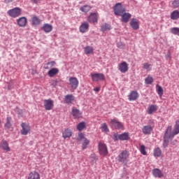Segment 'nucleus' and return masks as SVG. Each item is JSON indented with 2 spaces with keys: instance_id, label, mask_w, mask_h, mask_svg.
<instances>
[{
  "instance_id": "obj_5",
  "label": "nucleus",
  "mask_w": 179,
  "mask_h": 179,
  "mask_svg": "<svg viewBox=\"0 0 179 179\" xmlns=\"http://www.w3.org/2000/svg\"><path fill=\"white\" fill-rule=\"evenodd\" d=\"M21 13H22V9L17 7L13 8L11 10H9L8 11V14L11 17H18V16H20Z\"/></svg>"
},
{
  "instance_id": "obj_37",
  "label": "nucleus",
  "mask_w": 179,
  "mask_h": 179,
  "mask_svg": "<svg viewBox=\"0 0 179 179\" xmlns=\"http://www.w3.org/2000/svg\"><path fill=\"white\" fill-rule=\"evenodd\" d=\"M85 127H86V124H85V122H80L78 124L77 129L78 131H83V129H85Z\"/></svg>"
},
{
  "instance_id": "obj_43",
  "label": "nucleus",
  "mask_w": 179,
  "mask_h": 179,
  "mask_svg": "<svg viewBox=\"0 0 179 179\" xmlns=\"http://www.w3.org/2000/svg\"><path fill=\"white\" fill-rule=\"evenodd\" d=\"M151 68H152V64L149 63L143 64V69H149V71H150V69H152Z\"/></svg>"
},
{
  "instance_id": "obj_10",
  "label": "nucleus",
  "mask_w": 179,
  "mask_h": 179,
  "mask_svg": "<svg viewBox=\"0 0 179 179\" xmlns=\"http://www.w3.org/2000/svg\"><path fill=\"white\" fill-rule=\"evenodd\" d=\"M128 69L129 68L128 67V63L126 62H122L119 64V71L122 72V73H125V72H128Z\"/></svg>"
},
{
  "instance_id": "obj_11",
  "label": "nucleus",
  "mask_w": 179,
  "mask_h": 179,
  "mask_svg": "<svg viewBox=\"0 0 179 179\" xmlns=\"http://www.w3.org/2000/svg\"><path fill=\"white\" fill-rule=\"evenodd\" d=\"M152 173L153 177H155V178H162V177L164 176V174H163V172L159 169H154L152 171Z\"/></svg>"
},
{
  "instance_id": "obj_44",
  "label": "nucleus",
  "mask_w": 179,
  "mask_h": 179,
  "mask_svg": "<svg viewBox=\"0 0 179 179\" xmlns=\"http://www.w3.org/2000/svg\"><path fill=\"white\" fill-rule=\"evenodd\" d=\"M173 8H179V0H174L172 3Z\"/></svg>"
},
{
  "instance_id": "obj_17",
  "label": "nucleus",
  "mask_w": 179,
  "mask_h": 179,
  "mask_svg": "<svg viewBox=\"0 0 179 179\" xmlns=\"http://www.w3.org/2000/svg\"><path fill=\"white\" fill-rule=\"evenodd\" d=\"M153 131V127L150 125H145L142 129V132L144 135H150Z\"/></svg>"
},
{
  "instance_id": "obj_24",
  "label": "nucleus",
  "mask_w": 179,
  "mask_h": 179,
  "mask_svg": "<svg viewBox=\"0 0 179 179\" xmlns=\"http://www.w3.org/2000/svg\"><path fill=\"white\" fill-rule=\"evenodd\" d=\"M28 179H40V173L35 171L30 172L28 176Z\"/></svg>"
},
{
  "instance_id": "obj_2",
  "label": "nucleus",
  "mask_w": 179,
  "mask_h": 179,
  "mask_svg": "<svg viewBox=\"0 0 179 179\" xmlns=\"http://www.w3.org/2000/svg\"><path fill=\"white\" fill-rule=\"evenodd\" d=\"M118 162L122 163L123 166L128 164V159H129V152L128 150H123L117 156Z\"/></svg>"
},
{
  "instance_id": "obj_6",
  "label": "nucleus",
  "mask_w": 179,
  "mask_h": 179,
  "mask_svg": "<svg viewBox=\"0 0 179 179\" xmlns=\"http://www.w3.org/2000/svg\"><path fill=\"white\" fill-rule=\"evenodd\" d=\"M92 82H99V80H105L106 76L103 73H91Z\"/></svg>"
},
{
  "instance_id": "obj_41",
  "label": "nucleus",
  "mask_w": 179,
  "mask_h": 179,
  "mask_svg": "<svg viewBox=\"0 0 179 179\" xmlns=\"http://www.w3.org/2000/svg\"><path fill=\"white\" fill-rule=\"evenodd\" d=\"M55 62L52 61L50 62H48L47 64L44 66L45 69H50V68H52L53 66H55ZM48 65H50V67H48Z\"/></svg>"
},
{
  "instance_id": "obj_3",
  "label": "nucleus",
  "mask_w": 179,
  "mask_h": 179,
  "mask_svg": "<svg viewBox=\"0 0 179 179\" xmlns=\"http://www.w3.org/2000/svg\"><path fill=\"white\" fill-rule=\"evenodd\" d=\"M99 153L101 156H107L108 155V148L103 142H99L98 145Z\"/></svg>"
},
{
  "instance_id": "obj_21",
  "label": "nucleus",
  "mask_w": 179,
  "mask_h": 179,
  "mask_svg": "<svg viewBox=\"0 0 179 179\" xmlns=\"http://www.w3.org/2000/svg\"><path fill=\"white\" fill-rule=\"evenodd\" d=\"M131 15L129 13H123L122 14V22H123V23H128V22H129V18L131 17Z\"/></svg>"
},
{
  "instance_id": "obj_19",
  "label": "nucleus",
  "mask_w": 179,
  "mask_h": 179,
  "mask_svg": "<svg viewBox=\"0 0 179 179\" xmlns=\"http://www.w3.org/2000/svg\"><path fill=\"white\" fill-rule=\"evenodd\" d=\"M17 23L20 27H25L26 24H27V18L22 17L17 20Z\"/></svg>"
},
{
  "instance_id": "obj_7",
  "label": "nucleus",
  "mask_w": 179,
  "mask_h": 179,
  "mask_svg": "<svg viewBox=\"0 0 179 179\" xmlns=\"http://www.w3.org/2000/svg\"><path fill=\"white\" fill-rule=\"evenodd\" d=\"M69 85L73 90H76L78 86H79V80L75 77H71L69 78Z\"/></svg>"
},
{
  "instance_id": "obj_13",
  "label": "nucleus",
  "mask_w": 179,
  "mask_h": 179,
  "mask_svg": "<svg viewBox=\"0 0 179 179\" xmlns=\"http://www.w3.org/2000/svg\"><path fill=\"white\" fill-rule=\"evenodd\" d=\"M129 24L133 30H138L139 29V22L136 18L131 19Z\"/></svg>"
},
{
  "instance_id": "obj_1",
  "label": "nucleus",
  "mask_w": 179,
  "mask_h": 179,
  "mask_svg": "<svg viewBox=\"0 0 179 179\" xmlns=\"http://www.w3.org/2000/svg\"><path fill=\"white\" fill-rule=\"evenodd\" d=\"M173 127L171 126H169L165 131L164 136V144L163 146L166 149L167 146H169V143L170 142V139H173L176 135H178L179 134V120H176V124L174 125V129L173 132H171Z\"/></svg>"
},
{
  "instance_id": "obj_29",
  "label": "nucleus",
  "mask_w": 179,
  "mask_h": 179,
  "mask_svg": "<svg viewBox=\"0 0 179 179\" xmlns=\"http://www.w3.org/2000/svg\"><path fill=\"white\" fill-rule=\"evenodd\" d=\"M71 114L74 118H80L81 115L80 111L76 108H72Z\"/></svg>"
},
{
  "instance_id": "obj_38",
  "label": "nucleus",
  "mask_w": 179,
  "mask_h": 179,
  "mask_svg": "<svg viewBox=\"0 0 179 179\" xmlns=\"http://www.w3.org/2000/svg\"><path fill=\"white\" fill-rule=\"evenodd\" d=\"M145 85H152V83H153V77L148 76L145 78Z\"/></svg>"
},
{
  "instance_id": "obj_22",
  "label": "nucleus",
  "mask_w": 179,
  "mask_h": 179,
  "mask_svg": "<svg viewBox=\"0 0 179 179\" xmlns=\"http://www.w3.org/2000/svg\"><path fill=\"white\" fill-rule=\"evenodd\" d=\"M59 73V70L57 68H52L48 71V75L50 78H54V76H55V75H58Z\"/></svg>"
},
{
  "instance_id": "obj_36",
  "label": "nucleus",
  "mask_w": 179,
  "mask_h": 179,
  "mask_svg": "<svg viewBox=\"0 0 179 179\" xmlns=\"http://www.w3.org/2000/svg\"><path fill=\"white\" fill-rule=\"evenodd\" d=\"M83 141V149L85 150L86 148H87V145L90 143V141L87 138H84Z\"/></svg>"
},
{
  "instance_id": "obj_30",
  "label": "nucleus",
  "mask_w": 179,
  "mask_h": 179,
  "mask_svg": "<svg viewBox=\"0 0 179 179\" xmlns=\"http://www.w3.org/2000/svg\"><path fill=\"white\" fill-rule=\"evenodd\" d=\"M171 19L172 20H177L178 19H179V11L178 10H173L171 13Z\"/></svg>"
},
{
  "instance_id": "obj_20",
  "label": "nucleus",
  "mask_w": 179,
  "mask_h": 179,
  "mask_svg": "<svg viewBox=\"0 0 179 179\" xmlns=\"http://www.w3.org/2000/svg\"><path fill=\"white\" fill-rule=\"evenodd\" d=\"M75 101V96L72 94H67L64 97L66 104H72Z\"/></svg>"
},
{
  "instance_id": "obj_27",
  "label": "nucleus",
  "mask_w": 179,
  "mask_h": 179,
  "mask_svg": "<svg viewBox=\"0 0 179 179\" xmlns=\"http://www.w3.org/2000/svg\"><path fill=\"white\" fill-rule=\"evenodd\" d=\"M43 30L45 33H50L52 31V25L50 24H44L43 26Z\"/></svg>"
},
{
  "instance_id": "obj_4",
  "label": "nucleus",
  "mask_w": 179,
  "mask_h": 179,
  "mask_svg": "<svg viewBox=\"0 0 179 179\" xmlns=\"http://www.w3.org/2000/svg\"><path fill=\"white\" fill-rule=\"evenodd\" d=\"M113 10L115 15L117 16H121V15H122V13L125 12V8L124 6H122V4L121 3H117L115 5Z\"/></svg>"
},
{
  "instance_id": "obj_51",
  "label": "nucleus",
  "mask_w": 179,
  "mask_h": 179,
  "mask_svg": "<svg viewBox=\"0 0 179 179\" xmlns=\"http://www.w3.org/2000/svg\"><path fill=\"white\" fill-rule=\"evenodd\" d=\"M12 1H13V0H5V3H10V2H12Z\"/></svg>"
},
{
  "instance_id": "obj_45",
  "label": "nucleus",
  "mask_w": 179,
  "mask_h": 179,
  "mask_svg": "<svg viewBox=\"0 0 179 179\" xmlns=\"http://www.w3.org/2000/svg\"><path fill=\"white\" fill-rule=\"evenodd\" d=\"M57 85H58L57 80H52L51 82V86H52V87H56Z\"/></svg>"
},
{
  "instance_id": "obj_46",
  "label": "nucleus",
  "mask_w": 179,
  "mask_h": 179,
  "mask_svg": "<svg viewBox=\"0 0 179 179\" xmlns=\"http://www.w3.org/2000/svg\"><path fill=\"white\" fill-rule=\"evenodd\" d=\"M78 138H79L80 141H85V139H86V138L85 137V134L83 133L79 134Z\"/></svg>"
},
{
  "instance_id": "obj_47",
  "label": "nucleus",
  "mask_w": 179,
  "mask_h": 179,
  "mask_svg": "<svg viewBox=\"0 0 179 179\" xmlns=\"http://www.w3.org/2000/svg\"><path fill=\"white\" fill-rule=\"evenodd\" d=\"M118 136H120V134H115L113 139L115 141H118V139H120V137H118Z\"/></svg>"
},
{
  "instance_id": "obj_31",
  "label": "nucleus",
  "mask_w": 179,
  "mask_h": 179,
  "mask_svg": "<svg viewBox=\"0 0 179 179\" xmlns=\"http://www.w3.org/2000/svg\"><path fill=\"white\" fill-rule=\"evenodd\" d=\"M12 120V118L10 117H7L6 118V123L4 125L5 129H10L12 128V124L10 123V121Z\"/></svg>"
},
{
  "instance_id": "obj_15",
  "label": "nucleus",
  "mask_w": 179,
  "mask_h": 179,
  "mask_svg": "<svg viewBox=\"0 0 179 179\" xmlns=\"http://www.w3.org/2000/svg\"><path fill=\"white\" fill-rule=\"evenodd\" d=\"M110 124L115 127L116 129H122L124 128V126L120 122H118L117 120L113 119L110 120Z\"/></svg>"
},
{
  "instance_id": "obj_14",
  "label": "nucleus",
  "mask_w": 179,
  "mask_h": 179,
  "mask_svg": "<svg viewBox=\"0 0 179 179\" xmlns=\"http://www.w3.org/2000/svg\"><path fill=\"white\" fill-rule=\"evenodd\" d=\"M128 97L129 101H135L139 97V94L136 91H131Z\"/></svg>"
},
{
  "instance_id": "obj_49",
  "label": "nucleus",
  "mask_w": 179,
  "mask_h": 179,
  "mask_svg": "<svg viewBox=\"0 0 179 179\" xmlns=\"http://www.w3.org/2000/svg\"><path fill=\"white\" fill-rule=\"evenodd\" d=\"M94 92H100V87H96L94 89Z\"/></svg>"
},
{
  "instance_id": "obj_26",
  "label": "nucleus",
  "mask_w": 179,
  "mask_h": 179,
  "mask_svg": "<svg viewBox=\"0 0 179 179\" xmlns=\"http://www.w3.org/2000/svg\"><path fill=\"white\" fill-rule=\"evenodd\" d=\"M118 138L120 141H129V133L125 132L122 134H119Z\"/></svg>"
},
{
  "instance_id": "obj_39",
  "label": "nucleus",
  "mask_w": 179,
  "mask_h": 179,
  "mask_svg": "<svg viewBox=\"0 0 179 179\" xmlns=\"http://www.w3.org/2000/svg\"><path fill=\"white\" fill-rule=\"evenodd\" d=\"M157 92L159 97H162V96H163V93H164L163 88H162V87L158 85H157Z\"/></svg>"
},
{
  "instance_id": "obj_8",
  "label": "nucleus",
  "mask_w": 179,
  "mask_h": 179,
  "mask_svg": "<svg viewBox=\"0 0 179 179\" xmlns=\"http://www.w3.org/2000/svg\"><path fill=\"white\" fill-rule=\"evenodd\" d=\"M43 106L45 110L50 111L54 108V101L52 99H45L43 101Z\"/></svg>"
},
{
  "instance_id": "obj_40",
  "label": "nucleus",
  "mask_w": 179,
  "mask_h": 179,
  "mask_svg": "<svg viewBox=\"0 0 179 179\" xmlns=\"http://www.w3.org/2000/svg\"><path fill=\"white\" fill-rule=\"evenodd\" d=\"M101 129L102 132H108V127L107 126V124L103 123L101 126Z\"/></svg>"
},
{
  "instance_id": "obj_23",
  "label": "nucleus",
  "mask_w": 179,
  "mask_h": 179,
  "mask_svg": "<svg viewBox=\"0 0 179 179\" xmlns=\"http://www.w3.org/2000/svg\"><path fill=\"white\" fill-rule=\"evenodd\" d=\"M89 23L88 22H84L83 24H81V25L80 26V33H86V31H87L89 30Z\"/></svg>"
},
{
  "instance_id": "obj_32",
  "label": "nucleus",
  "mask_w": 179,
  "mask_h": 179,
  "mask_svg": "<svg viewBox=\"0 0 179 179\" xmlns=\"http://www.w3.org/2000/svg\"><path fill=\"white\" fill-rule=\"evenodd\" d=\"M84 51L86 55H89V54H93V51H94V49L93 47L91 46H86L84 48Z\"/></svg>"
},
{
  "instance_id": "obj_9",
  "label": "nucleus",
  "mask_w": 179,
  "mask_h": 179,
  "mask_svg": "<svg viewBox=\"0 0 179 179\" xmlns=\"http://www.w3.org/2000/svg\"><path fill=\"white\" fill-rule=\"evenodd\" d=\"M21 134L24 136L27 135L31 129L30 125L26 122H23L21 124Z\"/></svg>"
},
{
  "instance_id": "obj_28",
  "label": "nucleus",
  "mask_w": 179,
  "mask_h": 179,
  "mask_svg": "<svg viewBox=\"0 0 179 179\" xmlns=\"http://www.w3.org/2000/svg\"><path fill=\"white\" fill-rule=\"evenodd\" d=\"M62 136L64 139H66V138H71V136H72V131L69 129H65L62 133Z\"/></svg>"
},
{
  "instance_id": "obj_52",
  "label": "nucleus",
  "mask_w": 179,
  "mask_h": 179,
  "mask_svg": "<svg viewBox=\"0 0 179 179\" xmlns=\"http://www.w3.org/2000/svg\"><path fill=\"white\" fill-rule=\"evenodd\" d=\"M176 143H177V141L171 142V145H173V146L174 145H176Z\"/></svg>"
},
{
  "instance_id": "obj_42",
  "label": "nucleus",
  "mask_w": 179,
  "mask_h": 179,
  "mask_svg": "<svg viewBox=\"0 0 179 179\" xmlns=\"http://www.w3.org/2000/svg\"><path fill=\"white\" fill-rule=\"evenodd\" d=\"M140 152L144 156H146L148 155V152H146V147L145 145H141Z\"/></svg>"
},
{
  "instance_id": "obj_25",
  "label": "nucleus",
  "mask_w": 179,
  "mask_h": 179,
  "mask_svg": "<svg viewBox=\"0 0 179 179\" xmlns=\"http://www.w3.org/2000/svg\"><path fill=\"white\" fill-rule=\"evenodd\" d=\"M157 105H150L147 110L148 114H153V113L156 112L157 110H158Z\"/></svg>"
},
{
  "instance_id": "obj_33",
  "label": "nucleus",
  "mask_w": 179,
  "mask_h": 179,
  "mask_svg": "<svg viewBox=\"0 0 179 179\" xmlns=\"http://www.w3.org/2000/svg\"><path fill=\"white\" fill-rule=\"evenodd\" d=\"M153 155L155 157H160L162 156V150L160 148H156L154 149Z\"/></svg>"
},
{
  "instance_id": "obj_50",
  "label": "nucleus",
  "mask_w": 179,
  "mask_h": 179,
  "mask_svg": "<svg viewBox=\"0 0 179 179\" xmlns=\"http://www.w3.org/2000/svg\"><path fill=\"white\" fill-rule=\"evenodd\" d=\"M117 47L119 48H124V45H120V43H117Z\"/></svg>"
},
{
  "instance_id": "obj_16",
  "label": "nucleus",
  "mask_w": 179,
  "mask_h": 179,
  "mask_svg": "<svg viewBox=\"0 0 179 179\" xmlns=\"http://www.w3.org/2000/svg\"><path fill=\"white\" fill-rule=\"evenodd\" d=\"M97 20H98V17H97V13H91L87 18V21L90 23H97Z\"/></svg>"
},
{
  "instance_id": "obj_12",
  "label": "nucleus",
  "mask_w": 179,
  "mask_h": 179,
  "mask_svg": "<svg viewBox=\"0 0 179 179\" xmlns=\"http://www.w3.org/2000/svg\"><path fill=\"white\" fill-rule=\"evenodd\" d=\"M0 148L6 152H10V148H9V143L5 139H3L0 143Z\"/></svg>"
},
{
  "instance_id": "obj_53",
  "label": "nucleus",
  "mask_w": 179,
  "mask_h": 179,
  "mask_svg": "<svg viewBox=\"0 0 179 179\" xmlns=\"http://www.w3.org/2000/svg\"><path fill=\"white\" fill-rule=\"evenodd\" d=\"M10 89H12V85L8 86V90H10Z\"/></svg>"
},
{
  "instance_id": "obj_35",
  "label": "nucleus",
  "mask_w": 179,
  "mask_h": 179,
  "mask_svg": "<svg viewBox=\"0 0 179 179\" xmlns=\"http://www.w3.org/2000/svg\"><path fill=\"white\" fill-rule=\"evenodd\" d=\"M108 30H111V25L108 24H103L101 26V31H108Z\"/></svg>"
},
{
  "instance_id": "obj_18",
  "label": "nucleus",
  "mask_w": 179,
  "mask_h": 179,
  "mask_svg": "<svg viewBox=\"0 0 179 179\" xmlns=\"http://www.w3.org/2000/svg\"><path fill=\"white\" fill-rule=\"evenodd\" d=\"M31 23L32 26H38L41 24V20L38 17L33 15L31 18Z\"/></svg>"
},
{
  "instance_id": "obj_34",
  "label": "nucleus",
  "mask_w": 179,
  "mask_h": 179,
  "mask_svg": "<svg viewBox=\"0 0 179 179\" xmlns=\"http://www.w3.org/2000/svg\"><path fill=\"white\" fill-rule=\"evenodd\" d=\"M90 9H92V7H90L89 5H85L80 8V10H81V12H84L85 13H87Z\"/></svg>"
},
{
  "instance_id": "obj_48",
  "label": "nucleus",
  "mask_w": 179,
  "mask_h": 179,
  "mask_svg": "<svg viewBox=\"0 0 179 179\" xmlns=\"http://www.w3.org/2000/svg\"><path fill=\"white\" fill-rule=\"evenodd\" d=\"M31 2H32V3H38V2H40V0H31Z\"/></svg>"
}]
</instances>
